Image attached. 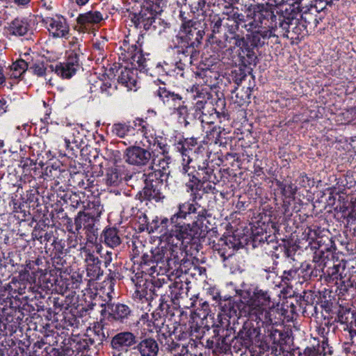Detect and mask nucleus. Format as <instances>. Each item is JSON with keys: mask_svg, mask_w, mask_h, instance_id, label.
I'll list each match as a JSON object with an SVG mask.
<instances>
[{"mask_svg": "<svg viewBox=\"0 0 356 356\" xmlns=\"http://www.w3.org/2000/svg\"><path fill=\"white\" fill-rule=\"evenodd\" d=\"M28 70L38 76H42L45 74L47 68L42 61L38 60L29 65Z\"/></svg>", "mask_w": 356, "mask_h": 356, "instance_id": "47", "label": "nucleus"}, {"mask_svg": "<svg viewBox=\"0 0 356 356\" xmlns=\"http://www.w3.org/2000/svg\"><path fill=\"white\" fill-rule=\"evenodd\" d=\"M122 180V176L116 168H109L106 175V184L108 186H117Z\"/></svg>", "mask_w": 356, "mask_h": 356, "instance_id": "41", "label": "nucleus"}, {"mask_svg": "<svg viewBox=\"0 0 356 356\" xmlns=\"http://www.w3.org/2000/svg\"><path fill=\"white\" fill-rule=\"evenodd\" d=\"M84 210L93 218L98 220L104 211V207L99 199L94 198L93 200L89 201L86 206H84Z\"/></svg>", "mask_w": 356, "mask_h": 356, "instance_id": "35", "label": "nucleus"}, {"mask_svg": "<svg viewBox=\"0 0 356 356\" xmlns=\"http://www.w3.org/2000/svg\"><path fill=\"white\" fill-rule=\"evenodd\" d=\"M212 173V171L207 170L206 172V175L202 177V187L201 188L202 195L204 193H209L215 190L214 184H211L210 181V174Z\"/></svg>", "mask_w": 356, "mask_h": 356, "instance_id": "50", "label": "nucleus"}, {"mask_svg": "<svg viewBox=\"0 0 356 356\" xmlns=\"http://www.w3.org/2000/svg\"><path fill=\"white\" fill-rule=\"evenodd\" d=\"M87 243L84 246L80 248V255L83 259L87 265L100 264V261L94 254L93 245Z\"/></svg>", "mask_w": 356, "mask_h": 356, "instance_id": "34", "label": "nucleus"}, {"mask_svg": "<svg viewBox=\"0 0 356 356\" xmlns=\"http://www.w3.org/2000/svg\"><path fill=\"white\" fill-rule=\"evenodd\" d=\"M345 270V265L341 263L334 264L332 267H328L327 274L332 280L343 279V273Z\"/></svg>", "mask_w": 356, "mask_h": 356, "instance_id": "43", "label": "nucleus"}, {"mask_svg": "<svg viewBox=\"0 0 356 356\" xmlns=\"http://www.w3.org/2000/svg\"><path fill=\"white\" fill-rule=\"evenodd\" d=\"M156 93L163 102L168 105L175 106L177 104H180L182 100L181 95L168 90L165 87H159Z\"/></svg>", "mask_w": 356, "mask_h": 356, "instance_id": "30", "label": "nucleus"}, {"mask_svg": "<svg viewBox=\"0 0 356 356\" xmlns=\"http://www.w3.org/2000/svg\"><path fill=\"white\" fill-rule=\"evenodd\" d=\"M134 126L136 127V131L143 135V136L147 140L149 145H156L157 137L155 136L154 131L146 121L142 119H137L134 121Z\"/></svg>", "mask_w": 356, "mask_h": 356, "instance_id": "23", "label": "nucleus"}, {"mask_svg": "<svg viewBox=\"0 0 356 356\" xmlns=\"http://www.w3.org/2000/svg\"><path fill=\"white\" fill-rule=\"evenodd\" d=\"M120 73L118 78L119 83L127 88L128 90H134L136 84V74L134 70L120 67Z\"/></svg>", "mask_w": 356, "mask_h": 356, "instance_id": "27", "label": "nucleus"}, {"mask_svg": "<svg viewBox=\"0 0 356 356\" xmlns=\"http://www.w3.org/2000/svg\"><path fill=\"white\" fill-rule=\"evenodd\" d=\"M188 169L189 168L186 165H184L182 173L184 176V179L186 182V191L190 193L191 197L195 202L202 199L201 188L202 187V180L192 175L191 172H188Z\"/></svg>", "mask_w": 356, "mask_h": 356, "instance_id": "13", "label": "nucleus"}, {"mask_svg": "<svg viewBox=\"0 0 356 356\" xmlns=\"http://www.w3.org/2000/svg\"><path fill=\"white\" fill-rule=\"evenodd\" d=\"M149 6L147 8H151L156 13H161L163 8L166 6L168 0H147Z\"/></svg>", "mask_w": 356, "mask_h": 356, "instance_id": "55", "label": "nucleus"}, {"mask_svg": "<svg viewBox=\"0 0 356 356\" xmlns=\"http://www.w3.org/2000/svg\"><path fill=\"white\" fill-rule=\"evenodd\" d=\"M151 169L152 172L143 174L145 184H158L159 186H162L163 182L168 179L169 172L161 171V168L154 166H151Z\"/></svg>", "mask_w": 356, "mask_h": 356, "instance_id": "26", "label": "nucleus"}, {"mask_svg": "<svg viewBox=\"0 0 356 356\" xmlns=\"http://www.w3.org/2000/svg\"><path fill=\"white\" fill-rule=\"evenodd\" d=\"M247 19L249 22L245 24L243 27L248 32H252V31L262 29L261 26L259 24L257 18L247 17Z\"/></svg>", "mask_w": 356, "mask_h": 356, "instance_id": "56", "label": "nucleus"}, {"mask_svg": "<svg viewBox=\"0 0 356 356\" xmlns=\"http://www.w3.org/2000/svg\"><path fill=\"white\" fill-rule=\"evenodd\" d=\"M194 118L202 124L214 123L216 118V111L213 106L207 101L198 100L194 106Z\"/></svg>", "mask_w": 356, "mask_h": 356, "instance_id": "12", "label": "nucleus"}, {"mask_svg": "<svg viewBox=\"0 0 356 356\" xmlns=\"http://www.w3.org/2000/svg\"><path fill=\"white\" fill-rule=\"evenodd\" d=\"M248 306L246 302L241 298L239 301L229 299L222 305V310L229 318L232 317H247L250 321V312H245V307Z\"/></svg>", "mask_w": 356, "mask_h": 356, "instance_id": "14", "label": "nucleus"}, {"mask_svg": "<svg viewBox=\"0 0 356 356\" xmlns=\"http://www.w3.org/2000/svg\"><path fill=\"white\" fill-rule=\"evenodd\" d=\"M151 11L149 13V16L145 17L147 15L145 13V10H142L140 13V17L138 19V23L137 24L138 26L143 27L144 29L146 31H149L150 32H152L153 29V19L157 18L156 15L153 14L152 12L154 13V10H152L150 8ZM155 13H156L155 12Z\"/></svg>", "mask_w": 356, "mask_h": 356, "instance_id": "39", "label": "nucleus"}, {"mask_svg": "<svg viewBox=\"0 0 356 356\" xmlns=\"http://www.w3.org/2000/svg\"><path fill=\"white\" fill-rule=\"evenodd\" d=\"M152 165L156 168H161V171L168 172V165L170 163V158L165 154H161V156L152 157Z\"/></svg>", "mask_w": 356, "mask_h": 356, "instance_id": "42", "label": "nucleus"}, {"mask_svg": "<svg viewBox=\"0 0 356 356\" xmlns=\"http://www.w3.org/2000/svg\"><path fill=\"white\" fill-rule=\"evenodd\" d=\"M179 211L172 215L169 220L170 223H184L183 220L186 219L187 215H188L186 211L184 209L181 204H179Z\"/></svg>", "mask_w": 356, "mask_h": 356, "instance_id": "51", "label": "nucleus"}, {"mask_svg": "<svg viewBox=\"0 0 356 356\" xmlns=\"http://www.w3.org/2000/svg\"><path fill=\"white\" fill-rule=\"evenodd\" d=\"M207 0H193L190 4L191 12L197 13L200 11H203Z\"/></svg>", "mask_w": 356, "mask_h": 356, "instance_id": "60", "label": "nucleus"}, {"mask_svg": "<svg viewBox=\"0 0 356 356\" xmlns=\"http://www.w3.org/2000/svg\"><path fill=\"white\" fill-rule=\"evenodd\" d=\"M201 224L198 220L192 223H170L168 218H162L160 220H152L149 232L159 234L161 241L172 245L180 252L182 246H187L193 239L200 237Z\"/></svg>", "mask_w": 356, "mask_h": 356, "instance_id": "2", "label": "nucleus"}, {"mask_svg": "<svg viewBox=\"0 0 356 356\" xmlns=\"http://www.w3.org/2000/svg\"><path fill=\"white\" fill-rule=\"evenodd\" d=\"M271 37H278V33L275 30H255L248 35V40L254 47H261L265 44V40Z\"/></svg>", "mask_w": 356, "mask_h": 356, "instance_id": "19", "label": "nucleus"}, {"mask_svg": "<svg viewBox=\"0 0 356 356\" xmlns=\"http://www.w3.org/2000/svg\"><path fill=\"white\" fill-rule=\"evenodd\" d=\"M179 252L172 245H168L165 243V245H160L152 250V257H153V265L150 267V273L159 274L158 268L161 270L165 267V265L170 266V262L178 260Z\"/></svg>", "mask_w": 356, "mask_h": 356, "instance_id": "7", "label": "nucleus"}, {"mask_svg": "<svg viewBox=\"0 0 356 356\" xmlns=\"http://www.w3.org/2000/svg\"><path fill=\"white\" fill-rule=\"evenodd\" d=\"M161 188L158 184H145L140 195L144 200L161 202L165 196L161 192Z\"/></svg>", "mask_w": 356, "mask_h": 356, "instance_id": "24", "label": "nucleus"}, {"mask_svg": "<svg viewBox=\"0 0 356 356\" xmlns=\"http://www.w3.org/2000/svg\"><path fill=\"white\" fill-rule=\"evenodd\" d=\"M88 339V337H87L86 334L83 338L81 339L79 341H77L75 346L76 350L79 352H84L89 349L91 345L90 342L87 340Z\"/></svg>", "mask_w": 356, "mask_h": 356, "instance_id": "61", "label": "nucleus"}, {"mask_svg": "<svg viewBox=\"0 0 356 356\" xmlns=\"http://www.w3.org/2000/svg\"><path fill=\"white\" fill-rule=\"evenodd\" d=\"M8 31L11 35L23 36L31 33V28L27 19L17 17L10 23Z\"/></svg>", "mask_w": 356, "mask_h": 356, "instance_id": "21", "label": "nucleus"}, {"mask_svg": "<svg viewBox=\"0 0 356 356\" xmlns=\"http://www.w3.org/2000/svg\"><path fill=\"white\" fill-rule=\"evenodd\" d=\"M178 59L176 62V68L180 71H184V69L192 63V58L195 54H188L185 49H178Z\"/></svg>", "mask_w": 356, "mask_h": 356, "instance_id": "37", "label": "nucleus"}, {"mask_svg": "<svg viewBox=\"0 0 356 356\" xmlns=\"http://www.w3.org/2000/svg\"><path fill=\"white\" fill-rule=\"evenodd\" d=\"M136 127H132L129 122H118L112 125L111 133L119 138H124L135 134Z\"/></svg>", "mask_w": 356, "mask_h": 356, "instance_id": "31", "label": "nucleus"}, {"mask_svg": "<svg viewBox=\"0 0 356 356\" xmlns=\"http://www.w3.org/2000/svg\"><path fill=\"white\" fill-rule=\"evenodd\" d=\"M229 6H225V10L221 15L214 14L209 17V26L211 31L212 39L216 35L222 34L223 41L219 40L218 46L220 49L227 47L229 49L243 47L246 42L243 36L237 33L239 24L244 21V15L239 13L232 4L236 0H222Z\"/></svg>", "mask_w": 356, "mask_h": 356, "instance_id": "1", "label": "nucleus"}, {"mask_svg": "<svg viewBox=\"0 0 356 356\" xmlns=\"http://www.w3.org/2000/svg\"><path fill=\"white\" fill-rule=\"evenodd\" d=\"M103 20V15L99 11L90 10L84 13L79 14L76 22L83 29H88L91 26L99 23Z\"/></svg>", "mask_w": 356, "mask_h": 356, "instance_id": "20", "label": "nucleus"}, {"mask_svg": "<svg viewBox=\"0 0 356 356\" xmlns=\"http://www.w3.org/2000/svg\"><path fill=\"white\" fill-rule=\"evenodd\" d=\"M205 346L209 349H212L216 355L225 353L230 350L229 342L227 340V335H220L218 333L208 339Z\"/></svg>", "mask_w": 356, "mask_h": 356, "instance_id": "18", "label": "nucleus"}, {"mask_svg": "<svg viewBox=\"0 0 356 356\" xmlns=\"http://www.w3.org/2000/svg\"><path fill=\"white\" fill-rule=\"evenodd\" d=\"M127 59L130 60L131 63L134 66H138L142 70H147V60L144 56L140 49L138 48L137 46L131 45L128 50Z\"/></svg>", "mask_w": 356, "mask_h": 356, "instance_id": "25", "label": "nucleus"}, {"mask_svg": "<svg viewBox=\"0 0 356 356\" xmlns=\"http://www.w3.org/2000/svg\"><path fill=\"white\" fill-rule=\"evenodd\" d=\"M107 39L105 37H100L93 42V49L99 52V55L104 56V52L107 47Z\"/></svg>", "mask_w": 356, "mask_h": 356, "instance_id": "54", "label": "nucleus"}, {"mask_svg": "<svg viewBox=\"0 0 356 356\" xmlns=\"http://www.w3.org/2000/svg\"><path fill=\"white\" fill-rule=\"evenodd\" d=\"M50 35L54 38H69L70 26L67 19L61 16L47 17L42 19Z\"/></svg>", "mask_w": 356, "mask_h": 356, "instance_id": "8", "label": "nucleus"}, {"mask_svg": "<svg viewBox=\"0 0 356 356\" xmlns=\"http://www.w3.org/2000/svg\"><path fill=\"white\" fill-rule=\"evenodd\" d=\"M124 159L130 165L141 167L149 162L152 154L145 148L133 145L125 149Z\"/></svg>", "mask_w": 356, "mask_h": 356, "instance_id": "9", "label": "nucleus"}, {"mask_svg": "<svg viewBox=\"0 0 356 356\" xmlns=\"http://www.w3.org/2000/svg\"><path fill=\"white\" fill-rule=\"evenodd\" d=\"M170 28V24L165 22L161 17L153 19V29L152 33H156L159 35L165 32Z\"/></svg>", "mask_w": 356, "mask_h": 356, "instance_id": "49", "label": "nucleus"}, {"mask_svg": "<svg viewBox=\"0 0 356 356\" xmlns=\"http://www.w3.org/2000/svg\"><path fill=\"white\" fill-rule=\"evenodd\" d=\"M178 107L176 108L175 113L178 116V121L181 124H184L186 126L188 122L186 120V116L188 115V108L185 106H181L180 104H177Z\"/></svg>", "mask_w": 356, "mask_h": 356, "instance_id": "53", "label": "nucleus"}, {"mask_svg": "<svg viewBox=\"0 0 356 356\" xmlns=\"http://www.w3.org/2000/svg\"><path fill=\"white\" fill-rule=\"evenodd\" d=\"M268 325H259V323H256V326H254L251 322H246L244 323L243 328L238 332V338L242 341L243 346L248 347L259 336L260 328Z\"/></svg>", "mask_w": 356, "mask_h": 356, "instance_id": "15", "label": "nucleus"}, {"mask_svg": "<svg viewBox=\"0 0 356 356\" xmlns=\"http://www.w3.org/2000/svg\"><path fill=\"white\" fill-rule=\"evenodd\" d=\"M154 259L152 257V251L150 252V254H144L142 256V268L147 272L149 275H153L154 273H150V267L153 265Z\"/></svg>", "mask_w": 356, "mask_h": 356, "instance_id": "57", "label": "nucleus"}, {"mask_svg": "<svg viewBox=\"0 0 356 356\" xmlns=\"http://www.w3.org/2000/svg\"><path fill=\"white\" fill-rule=\"evenodd\" d=\"M108 318L121 323H127L132 315L129 307L124 304H108Z\"/></svg>", "mask_w": 356, "mask_h": 356, "instance_id": "16", "label": "nucleus"}, {"mask_svg": "<svg viewBox=\"0 0 356 356\" xmlns=\"http://www.w3.org/2000/svg\"><path fill=\"white\" fill-rule=\"evenodd\" d=\"M333 353L332 348L328 344L327 339H323L316 346L307 347L303 353L298 356H326Z\"/></svg>", "mask_w": 356, "mask_h": 356, "instance_id": "22", "label": "nucleus"}, {"mask_svg": "<svg viewBox=\"0 0 356 356\" xmlns=\"http://www.w3.org/2000/svg\"><path fill=\"white\" fill-rule=\"evenodd\" d=\"M299 269L291 268L289 270H284L282 275V282L284 284L289 286L293 280H296L299 277Z\"/></svg>", "mask_w": 356, "mask_h": 356, "instance_id": "45", "label": "nucleus"}, {"mask_svg": "<svg viewBox=\"0 0 356 356\" xmlns=\"http://www.w3.org/2000/svg\"><path fill=\"white\" fill-rule=\"evenodd\" d=\"M97 221L93 217L87 213L85 211H80L74 218L75 229L76 233L83 227L86 229V234L89 243H92L97 238V229L95 222Z\"/></svg>", "mask_w": 356, "mask_h": 356, "instance_id": "11", "label": "nucleus"}, {"mask_svg": "<svg viewBox=\"0 0 356 356\" xmlns=\"http://www.w3.org/2000/svg\"><path fill=\"white\" fill-rule=\"evenodd\" d=\"M246 17H255L257 19L262 29L279 31V24L277 16L267 5L256 4L248 8Z\"/></svg>", "mask_w": 356, "mask_h": 356, "instance_id": "6", "label": "nucleus"}, {"mask_svg": "<svg viewBox=\"0 0 356 356\" xmlns=\"http://www.w3.org/2000/svg\"><path fill=\"white\" fill-rule=\"evenodd\" d=\"M234 92H236L234 102L238 106H243L250 102L252 90L250 87L243 88L241 90L236 88Z\"/></svg>", "mask_w": 356, "mask_h": 356, "instance_id": "40", "label": "nucleus"}, {"mask_svg": "<svg viewBox=\"0 0 356 356\" xmlns=\"http://www.w3.org/2000/svg\"><path fill=\"white\" fill-rule=\"evenodd\" d=\"M175 147L177 152H180L182 156L184 157L183 159L184 161H186L187 163H189L191 160L190 159L188 153L191 150V149H190L189 147L188 142L184 141V140H179L175 144Z\"/></svg>", "mask_w": 356, "mask_h": 356, "instance_id": "44", "label": "nucleus"}, {"mask_svg": "<svg viewBox=\"0 0 356 356\" xmlns=\"http://www.w3.org/2000/svg\"><path fill=\"white\" fill-rule=\"evenodd\" d=\"M102 237L104 243L112 248L118 246L121 243V239L118 231L115 227L106 228L104 230Z\"/></svg>", "mask_w": 356, "mask_h": 356, "instance_id": "32", "label": "nucleus"}, {"mask_svg": "<svg viewBox=\"0 0 356 356\" xmlns=\"http://www.w3.org/2000/svg\"><path fill=\"white\" fill-rule=\"evenodd\" d=\"M240 298L246 302L245 312H250V321L259 325H277L279 321L276 315L279 313L274 309L272 302L271 293L254 286L241 291Z\"/></svg>", "mask_w": 356, "mask_h": 356, "instance_id": "3", "label": "nucleus"}, {"mask_svg": "<svg viewBox=\"0 0 356 356\" xmlns=\"http://www.w3.org/2000/svg\"><path fill=\"white\" fill-rule=\"evenodd\" d=\"M299 16H300V22L307 25L309 32H312V31L314 29L318 24L317 18L315 16H313L311 13H305L304 15H300Z\"/></svg>", "mask_w": 356, "mask_h": 356, "instance_id": "46", "label": "nucleus"}, {"mask_svg": "<svg viewBox=\"0 0 356 356\" xmlns=\"http://www.w3.org/2000/svg\"><path fill=\"white\" fill-rule=\"evenodd\" d=\"M310 179L305 173L300 175L299 177V184L302 187L306 188L309 186Z\"/></svg>", "mask_w": 356, "mask_h": 356, "instance_id": "62", "label": "nucleus"}, {"mask_svg": "<svg viewBox=\"0 0 356 356\" xmlns=\"http://www.w3.org/2000/svg\"><path fill=\"white\" fill-rule=\"evenodd\" d=\"M204 35V27L200 21L185 22L176 36L177 47L185 49L188 54H196L195 47L200 44Z\"/></svg>", "mask_w": 356, "mask_h": 356, "instance_id": "4", "label": "nucleus"}, {"mask_svg": "<svg viewBox=\"0 0 356 356\" xmlns=\"http://www.w3.org/2000/svg\"><path fill=\"white\" fill-rule=\"evenodd\" d=\"M135 348L138 350L140 356H156L159 352L158 343L152 338L142 340Z\"/></svg>", "mask_w": 356, "mask_h": 356, "instance_id": "28", "label": "nucleus"}, {"mask_svg": "<svg viewBox=\"0 0 356 356\" xmlns=\"http://www.w3.org/2000/svg\"><path fill=\"white\" fill-rule=\"evenodd\" d=\"M101 91L105 93L106 95H111L110 90L111 89V85L108 83H104L100 87Z\"/></svg>", "mask_w": 356, "mask_h": 356, "instance_id": "64", "label": "nucleus"}, {"mask_svg": "<svg viewBox=\"0 0 356 356\" xmlns=\"http://www.w3.org/2000/svg\"><path fill=\"white\" fill-rule=\"evenodd\" d=\"M55 284L56 287V291L61 294H64L67 291L72 289L70 280L67 278H63L62 277H60V278L56 280Z\"/></svg>", "mask_w": 356, "mask_h": 356, "instance_id": "48", "label": "nucleus"}, {"mask_svg": "<svg viewBox=\"0 0 356 356\" xmlns=\"http://www.w3.org/2000/svg\"><path fill=\"white\" fill-rule=\"evenodd\" d=\"M52 71L63 79H70L80 67L79 54L77 52L70 53L65 62L51 65Z\"/></svg>", "mask_w": 356, "mask_h": 356, "instance_id": "10", "label": "nucleus"}, {"mask_svg": "<svg viewBox=\"0 0 356 356\" xmlns=\"http://www.w3.org/2000/svg\"><path fill=\"white\" fill-rule=\"evenodd\" d=\"M88 339H87L90 342V345L97 346L101 345L103 341L106 338L103 327L100 325L95 326L93 330H90L86 334Z\"/></svg>", "mask_w": 356, "mask_h": 356, "instance_id": "33", "label": "nucleus"}, {"mask_svg": "<svg viewBox=\"0 0 356 356\" xmlns=\"http://www.w3.org/2000/svg\"><path fill=\"white\" fill-rule=\"evenodd\" d=\"M88 275L92 279H98L102 275L99 264L87 265Z\"/></svg>", "mask_w": 356, "mask_h": 356, "instance_id": "58", "label": "nucleus"}, {"mask_svg": "<svg viewBox=\"0 0 356 356\" xmlns=\"http://www.w3.org/2000/svg\"><path fill=\"white\" fill-rule=\"evenodd\" d=\"M132 282L135 284L136 290H135V296L139 299L142 300L143 298H145L147 295V289L150 283L147 282L146 280H143L142 277L135 275L134 277L131 278Z\"/></svg>", "mask_w": 356, "mask_h": 356, "instance_id": "36", "label": "nucleus"}, {"mask_svg": "<svg viewBox=\"0 0 356 356\" xmlns=\"http://www.w3.org/2000/svg\"><path fill=\"white\" fill-rule=\"evenodd\" d=\"M79 40L77 38H76L75 37H72L71 40H70L69 42V44H70V46L71 48H73V49L71 51L70 53H72V52H76V48L78 47V50L79 51Z\"/></svg>", "mask_w": 356, "mask_h": 356, "instance_id": "63", "label": "nucleus"}, {"mask_svg": "<svg viewBox=\"0 0 356 356\" xmlns=\"http://www.w3.org/2000/svg\"><path fill=\"white\" fill-rule=\"evenodd\" d=\"M137 342L136 336L130 332H122L115 334L111 340V346L117 350L127 351Z\"/></svg>", "mask_w": 356, "mask_h": 356, "instance_id": "17", "label": "nucleus"}, {"mask_svg": "<svg viewBox=\"0 0 356 356\" xmlns=\"http://www.w3.org/2000/svg\"><path fill=\"white\" fill-rule=\"evenodd\" d=\"M299 15L300 13L295 8H292L290 13H286V15L279 17L278 37L282 36L289 38V34H291V38H298L300 36L303 37L309 33L307 25L300 22Z\"/></svg>", "mask_w": 356, "mask_h": 356, "instance_id": "5", "label": "nucleus"}, {"mask_svg": "<svg viewBox=\"0 0 356 356\" xmlns=\"http://www.w3.org/2000/svg\"><path fill=\"white\" fill-rule=\"evenodd\" d=\"M28 68L29 64L25 60L18 59L10 66L8 75L10 79H22Z\"/></svg>", "mask_w": 356, "mask_h": 356, "instance_id": "29", "label": "nucleus"}, {"mask_svg": "<svg viewBox=\"0 0 356 356\" xmlns=\"http://www.w3.org/2000/svg\"><path fill=\"white\" fill-rule=\"evenodd\" d=\"M83 276L81 274L77 272H74L70 277V285L72 286V289H78L80 286V284L82 282Z\"/></svg>", "mask_w": 356, "mask_h": 356, "instance_id": "59", "label": "nucleus"}, {"mask_svg": "<svg viewBox=\"0 0 356 356\" xmlns=\"http://www.w3.org/2000/svg\"><path fill=\"white\" fill-rule=\"evenodd\" d=\"M235 249L228 245L227 242H225L222 247L218 250V254L225 261L234 255Z\"/></svg>", "mask_w": 356, "mask_h": 356, "instance_id": "52", "label": "nucleus"}, {"mask_svg": "<svg viewBox=\"0 0 356 356\" xmlns=\"http://www.w3.org/2000/svg\"><path fill=\"white\" fill-rule=\"evenodd\" d=\"M191 201L192 202L188 201L181 204L182 206L184 207V209L186 211L187 213H197L198 218L197 220H198V222L200 221L202 219L205 218L206 211L204 209H202L196 201L193 202L192 198Z\"/></svg>", "mask_w": 356, "mask_h": 356, "instance_id": "38", "label": "nucleus"}]
</instances>
